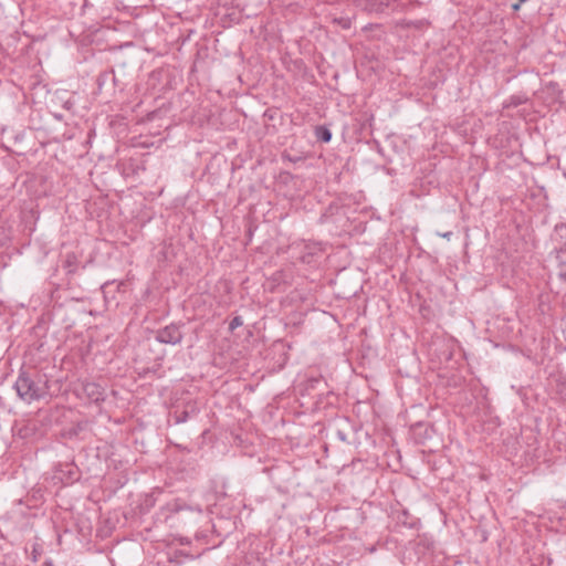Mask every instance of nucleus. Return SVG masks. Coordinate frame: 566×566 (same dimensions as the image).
Listing matches in <instances>:
<instances>
[{
  "label": "nucleus",
  "instance_id": "obj_1",
  "mask_svg": "<svg viewBox=\"0 0 566 566\" xmlns=\"http://www.w3.org/2000/svg\"><path fill=\"white\" fill-rule=\"evenodd\" d=\"M14 389L18 396L28 403L45 398L49 392L48 380L44 376L35 375L33 377L25 371L20 373Z\"/></svg>",
  "mask_w": 566,
  "mask_h": 566
},
{
  "label": "nucleus",
  "instance_id": "obj_2",
  "mask_svg": "<svg viewBox=\"0 0 566 566\" xmlns=\"http://www.w3.org/2000/svg\"><path fill=\"white\" fill-rule=\"evenodd\" d=\"M182 333L180 327L176 324H170L164 328H160L156 332V340L161 344H170L177 345L182 340Z\"/></svg>",
  "mask_w": 566,
  "mask_h": 566
},
{
  "label": "nucleus",
  "instance_id": "obj_3",
  "mask_svg": "<svg viewBox=\"0 0 566 566\" xmlns=\"http://www.w3.org/2000/svg\"><path fill=\"white\" fill-rule=\"evenodd\" d=\"M394 0H365L364 8L369 12L381 13L391 6Z\"/></svg>",
  "mask_w": 566,
  "mask_h": 566
},
{
  "label": "nucleus",
  "instance_id": "obj_4",
  "mask_svg": "<svg viewBox=\"0 0 566 566\" xmlns=\"http://www.w3.org/2000/svg\"><path fill=\"white\" fill-rule=\"evenodd\" d=\"M84 391L86 392L87 397L94 402H99L104 400L103 389L101 388V386L94 382L86 384L84 386Z\"/></svg>",
  "mask_w": 566,
  "mask_h": 566
},
{
  "label": "nucleus",
  "instance_id": "obj_5",
  "mask_svg": "<svg viewBox=\"0 0 566 566\" xmlns=\"http://www.w3.org/2000/svg\"><path fill=\"white\" fill-rule=\"evenodd\" d=\"M315 136L318 140L324 143H328L332 139V133L325 126H317L315 128Z\"/></svg>",
  "mask_w": 566,
  "mask_h": 566
},
{
  "label": "nucleus",
  "instance_id": "obj_6",
  "mask_svg": "<svg viewBox=\"0 0 566 566\" xmlns=\"http://www.w3.org/2000/svg\"><path fill=\"white\" fill-rule=\"evenodd\" d=\"M243 324V321L240 316H235L231 319L230 324H229V329L231 332H233L235 328H238L239 326H241Z\"/></svg>",
  "mask_w": 566,
  "mask_h": 566
},
{
  "label": "nucleus",
  "instance_id": "obj_7",
  "mask_svg": "<svg viewBox=\"0 0 566 566\" xmlns=\"http://www.w3.org/2000/svg\"><path fill=\"white\" fill-rule=\"evenodd\" d=\"M322 382V380L319 378H312L308 380V386L307 388H316L317 385H319Z\"/></svg>",
  "mask_w": 566,
  "mask_h": 566
},
{
  "label": "nucleus",
  "instance_id": "obj_8",
  "mask_svg": "<svg viewBox=\"0 0 566 566\" xmlns=\"http://www.w3.org/2000/svg\"><path fill=\"white\" fill-rule=\"evenodd\" d=\"M338 23L344 28L348 29L350 27V21L348 19H340L338 20Z\"/></svg>",
  "mask_w": 566,
  "mask_h": 566
},
{
  "label": "nucleus",
  "instance_id": "obj_9",
  "mask_svg": "<svg viewBox=\"0 0 566 566\" xmlns=\"http://www.w3.org/2000/svg\"><path fill=\"white\" fill-rule=\"evenodd\" d=\"M424 24V21H417V22H408L407 25L410 27V25H413L416 28H421L422 25Z\"/></svg>",
  "mask_w": 566,
  "mask_h": 566
},
{
  "label": "nucleus",
  "instance_id": "obj_10",
  "mask_svg": "<svg viewBox=\"0 0 566 566\" xmlns=\"http://www.w3.org/2000/svg\"><path fill=\"white\" fill-rule=\"evenodd\" d=\"M525 1L526 0H518V3L512 4V9L515 11L518 10L521 7V3L525 2Z\"/></svg>",
  "mask_w": 566,
  "mask_h": 566
},
{
  "label": "nucleus",
  "instance_id": "obj_11",
  "mask_svg": "<svg viewBox=\"0 0 566 566\" xmlns=\"http://www.w3.org/2000/svg\"><path fill=\"white\" fill-rule=\"evenodd\" d=\"M451 235H452V232H450V231H449V232H446V233H443V234H441V237H442V238H446V239H450V238H451Z\"/></svg>",
  "mask_w": 566,
  "mask_h": 566
},
{
  "label": "nucleus",
  "instance_id": "obj_12",
  "mask_svg": "<svg viewBox=\"0 0 566 566\" xmlns=\"http://www.w3.org/2000/svg\"><path fill=\"white\" fill-rule=\"evenodd\" d=\"M339 437L342 440H345V436L339 432Z\"/></svg>",
  "mask_w": 566,
  "mask_h": 566
},
{
  "label": "nucleus",
  "instance_id": "obj_13",
  "mask_svg": "<svg viewBox=\"0 0 566 566\" xmlns=\"http://www.w3.org/2000/svg\"><path fill=\"white\" fill-rule=\"evenodd\" d=\"M565 277H566V272H565Z\"/></svg>",
  "mask_w": 566,
  "mask_h": 566
}]
</instances>
